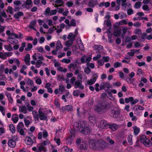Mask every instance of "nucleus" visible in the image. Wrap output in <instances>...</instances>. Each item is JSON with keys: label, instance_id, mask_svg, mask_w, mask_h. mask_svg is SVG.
<instances>
[{"label": "nucleus", "instance_id": "obj_49", "mask_svg": "<svg viewBox=\"0 0 152 152\" xmlns=\"http://www.w3.org/2000/svg\"><path fill=\"white\" fill-rule=\"evenodd\" d=\"M121 66V63L118 62H116L115 63L113 64V66L115 68Z\"/></svg>", "mask_w": 152, "mask_h": 152}, {"label": "nucleus", "instance_id": "obj_60", "mask_svg": "<svg viewBox=\"0 0 152 152\" xmlns=\"http://www.w3.org/2000/svg\"><path fill=\"white\" fill-rule=\"evenodd\" d=\"M48 136V133L47 132L44 130L43 132V137L44 138H46Z\"/></svg>", "mask_w": 152, "mask_h": 152}, {"label": "nucleus", "instance_id": "obj_40", "mask_svg": "<svg viewBox=\"0 0 152 152\" xmlns=\"http://www.w3.org/2000/svg\"><path fill=\"white\" fill-rule=\"evenodd\" d=\"M81 91L79 90H74L73 92V95L75 96H78Z\"/></svg>", "mask_w": 152, "mask_h": 152}, {"label": "nucleus", "instance_id": "obj_51", "mask_svg": "<svg viewBox=\"0 0 152 152\" xmlns=\"http://www.w3.org/2000/svg\"><path fill=\"white\" fill-rule=\"evenodd\" d=\"M104 64L103 59H100L98 61V64L99 66H103Z\"/></svg>", "mask_w": 152, "mask_h": 152}, {"label": "nucleus", "instance_id": "obj_29", "mask_svg": "<svg viewBox=\"0 0 152 152\" xmlns=\"http://www.w3.org/2000/svg\"><path fill=\"white\" fill-rule=\"evenodd\" d=\"M56 49L58 50H60L61 48H62L61 42L59 40H58L57 41L56 44Z\"/></svg>", "mask_w": 152, "mask_h": 152}, {"label": "nucleus", "instance_id": "obj_52", "mask_svg": "<svg viewBox=\"0 0 152 152\" xmlns=\"http://www.w3.org/2000/svg\"><path fill=\"white\" fill-rule=\"evenodd\" d=\"M50 143V142L49 140H47L45 141H43L41 143V144L44 146L48 145Z\"/></svg>", "mask_w": 152, "mask_h": 152}, {"label": "nucleus", "instance_id": "obj_9", "mask_svg": "<svg viewBox=\"0 0 152 152\" xmlns=\"http://www.w3.org/2000/svg\"><path fill=\"white\" fill-rule=\"evenodd\" d=\"M94 77L90 80L87 81V83L89 85H92L94 84L96 81V79L98 77V75L97 73H95L93 75Z\"/></svg>", "mask_w": 152, "mask_h": 152}, {"label": "nucleus", "instance_id": "obj_31", "mask_svg": "<svg viewBox=\"0 0 152 152\" xmlns=\"http://www.w3.org/2000/svg\"><path fill=\"white\" fill-rule=\"evenodd\" d=\"M96 2V1H90L88 2V5L89 7H94Z\"/></svg>", "mask_w": 152, "mask_h": 152}, {"label": "nucleus", "instance_id": "obj_6", "mask_svg": "<svg viewBox=\"0 0 152 152\" xmlns=\"http://www.w3.org/2000/svg\"><path fill=\"white\" fill-rule=\"evenodd\" d=\"M100 90H102L104 89L106 92H107L109 88H112V86L111 84L109 83L108 81H106L105 82H102L100 84L99 86Z\"/></svg>", "mask_w": 152, "mask_h": 152}, {"label": "nucleus", "instance_id": "obj_53", "mask_svg": "<svg viewBox=\"0 0 152 152\" xmlns=\"http://www.w3.org/2000/svg\"><path fill=\"white\" fill-rule=\"evenodd\" d=\"M61 61L63 63H64L66 64H68L71 61L69 59H67L66 58H64L62 59Z\"/></svg>", "mask_w": 152, "mask_h": 152}, {"label": "nucleus", "instance_id": "obj_63", "mask_svg": "<svg viewBox=\"0 0 152 152\" xmlns=\"http://www.w3.org/2000/svg\"><path fill=\"white\" fill-rule=\"evenodd\" d=\"M106 24L107 26L109 27H110V29L111 28L112 24L110 20H108L107 21Z\"/></svg>", "mask_w": 152, "mask_h": 152}, {"label": "nucleus", "instance_id": "obj_13", "mask_svg": "<svg viewBox=\"0 0 152 152\" xmlns=\"http://www.w3.org/2000/svg\"><path fill=\"white\" fill-rule=\"evenodd\" d=\"M73 107L70 105H67L62 107L61 110L63 112L67 111H71L72 110Z\"/></svg>", "mask_w": 152, "mask_h": 152}, {"label": "nucleus", "instance_id": "obj_25", "mask_svg": "<svg viewBox=\"0 0 152 152\" xmlns=\"http://www.w3.org/2000/svg\"><path fill=\"white\" fill-rule=\"evenodd\" d=\"M125 101L126 103H129V102H130L132 104H133V97H130L129 98H126L125 99Z\"/></svg>", "mask_w": 152, "mask_h": 152}, {"label": "nucleus", "instance_id": "obj_14", "mask_svg": "<svg viewBox=\"0 0 152 152\" xmlns=\"http://www.w3.org/2000/svg\"><path fill=\"white\" fill-rule=\"evenodd\" d=\"M25 141L27 145H31L33 143V140L29 137H26L25 138Z\"/></svg>", "mask_w": 152, "mask_h": 152}, {"label": "nucleus", "instance_id": "obj_62", "mask_svg": "<svg viewBox=\"0 0 152 152\" xmlns=\"http://www.w3.org/2000/svg\"><path fill=\"white\" fill-rule=\"evenodd\" d=\"M37 50L38 52H40L42 53H45V51L44 50L43 48L42 47H40L38 48Z\"/></svg>", "mask_w": 152, "mask_h": 152}, {"label": "nucleus", "instance_id": "obj_26", "mask_svg": "<svg viewBox=\"0 0 152 152\" xmlns=\"http://www.w3.org/2000/svg\"><path fill=\"white\" fill-rule=\"evenodd\" d=\"M20 111L22 113L25 114L27 113L26 107L25 106H23L20 107Z\"/></svg>", "mask_w": 152, "mask_h": 152}, {"label": "nucleus", "instance_id": "obj_2", "mask_svg": "<svg viewBox=\"0 0 152 152\" xmlns=\"http://www.w3.org/2000/svg\"><path fill=\"white\" fill-rule=\"evenodd\" d=\"M89 145V148L93 150H99L104 148L103 143L100 140H91Z\"/></svg>", "mask_w": 152, "mask_h": 152}, {"label": "nucleus", "instance_id": "obj_64", "mask_svg": "<svg viewBox=\"0 0 152 152\" xmlns=\"http://www.w3.org/2000/svg\"><path fill=\"white\" fill-rule=\"evenodd\" d=\"M142 70L140 68H138L137 72V75H138L139 76H140L142 74Z\"/></svg>", "mask_w": 152, "mask_h": 152}, {"label": "nucleus", "instance_id": "obj_23", "mask_svg": "<svg viewBox=\"0 0 152 152\" xmlns=\"http://www.w3.org/2000/svg\"><path fill=\"white\" fill-rule=\"evenodd\" d=\"M144 108L140 105H136L134 107V110L135 111L134 114H135L136 111H138L139 110H143Z\"/></svg>", "mask_w": 152, "mask_h": 152}, {"label": "nucleus", "instance_id": "obj_21", "mask_svg": "<svg viewBox=\"0 0 152 152\" xmlns=\"http://www.w3.org/2000/svg\"><path fill=\"white\" fill-rule=\"evenodd\" d=\"M88 118L89 121L92 123L95 122L96 121V118L95 115H90Z\"/></svg>", "mask_w": 152, "mask_h": 152}, {"label": "nucleus", "instance_id": "obj_57", "mask_svg": "<svg viewBox=\"0 0 152 152\" xmlns=\"http://www.w3.org/2000/svg\"><path fill=\"white\" fill-rule=\"evenodd\" d=\"M53 28H55V30L57 29L56 28L55 26H53V28L50 27L48 30V32L50 34H51L53 33L54 30Z\"/></svg>", "mask_w": 152, "mask_h": 152}, {"label": "nucleus", "instance_id": "obj_39", "mask_svg": "<svg viewBox=\"0 0 152 152\" xmlns=\"http://www.w3.org/2000/svg\"><path fill=\"white\" fill-rule=\"evenodd\" d=\"M131 4H130L125 3H122L121 6L122 7V9L125 10H126V7L130 5Z\"/></svg>", "mask_w": 152, "mask_h": 152}, {"label": "nucleus", "instance_id": "obj_8", "mask_svg": "<svg viewBox=\"0 0 152 152\" xmlns=\"http://www.w3.org/2000/svg\"><path fill=\"white\" fill-rule=\"evenodd\" d=\"M24 124L23 123L20 122L17 126V130L21 135L24 134V131L23 129Z\"/></svg>", "mask_w": 152, "mask_h": 152}, {"label": "nucleus", "instance_id": "obj_33", "mask_svg": "<svg viewBox=\"0 0 152 152\" xmlns=\"http://www.w3.org/2000/svg\"><path fill=\"white\" fill-rule=\"evenodd\" d=\"M33 46L31 44L28 43L27 45V47L25 48V50L26 51H29L32 48Z\"/></svg>", "mask_w": 152, "mask_h": 152}, {"label": "nucleus", "instance_id": "obj_45", "mask_svg": "<svg viewBox=\"0 0 152 152\" xmlns=\"http://www.w3.org/2000/svg\"><path fill=\"white\" fill-rule=\"evenodd\" d=\"M27 83L30 86H34V81L33 80L30 78L28 79L27 80Z\"/></svg>", "mask_w": 152, "mask_h": 152}, {"label": "nucleus", "instance_id": "obj_50", "mask_svg": "<svg viewBox=\"0 0 152 152\" xmlns=\"http://www.w3.org/2000/svg\"><path fill=\"white\" fill-rule=\"evenodd\" d=\"M142 9L145 11H149L150 9L149 7L147 5H144L142 7Z\"/></svg>", "mask_w": 152, "mask_h": 152}, {"label": "nucleus", "instance_id": "obj_32", "mask_svg": "<svg viewBox=\"0 0 152 152\" xmlns=\"http://www.w3.org/2000/svg\"><path fill=\"white\" fill-rule=\"evenodd\" d=\"M9 128L10 131L12 133H15V128L13 124H10L9 125Z\"/></svg>", "mask_w": 152, "mask_h": 152}, {"label": "nucleus", "instance_id": "obj_24", "mask_svg": "<svg viewBox=\"0 0 152 152\" xmlns=\"http://www.w3.org/2000/svg\"><path fill=\"white\" fill-rule=\"evenodd\" d=\"M6 34L8 36V37H9L10 35H12L13 36L15 37V38H18V35L16 34H15V33H11L10 32V31L8 30L6 31Z\"/></svg>", "mask_w": 152, "mask_h": 152}, {"label": "nucleus", "instance_id": "obj_44", "mask_svg": "<svg viewBox=\"0 0 152 152\" xmlns=\"http://www.w3.org/2000/svg\"><path fill=\"white\" fill-rule=\"evenodd\" d=\"M37 147L38 148V149L37 150V151L35 152H39L43 151L44 148V146L42 144H41V145L39 146H37Z\"/></svg>", "mask_w": 152, "mask_h": 152}, {"label": "nucleus", "instance_id": "obj_1", "mask_svg": "<svg viewBox=\"0 0 152 152\" xmlns=\"http://www.w3.org/2000/svg\"><path fill=\"white\" fill-rule=\"evenodd\" d=\"M74 125L77 126V129L80 132L85 135L88 134L91 132V130L89 128L86 121H81L78 123H75Z\"/></svg>", "mask_w": 152, "mask_h": 152}, {"label": "nucleus", "instance_id": "obj_58", "mask_svg": "<svg viewBox=\"0 0 152 152\" xmlns=\"http://www.w3.org/2000/svg\"><path fill=\"white\" fill-rule=\"evenodd\" d=\"M12 119L13 122L16 123L18 121V116L14 117V115L12 116Z\"/></svg>", "mask_w": 152, "mask_h": 152}, {"label": "nucleus", "instance_id": "obj_5", "mask_svg": "<svg viewBox=\"0 0 152 152\" xmlns=\"http://www.w3.org/2000/svg\"><path fill=\"white\" fill-rule=\"evenodd\" d=\"M119 76L122 79L125 78V80L127 81L128 83L129 84H132L133 83V80L132 79V78L133 77V72H131L129 75V77H128L126 75H124L123 72L121 71L119 72Z\"/></svg>", "mask_w": 152, "mask_h": 152}, {"label": "nucleus", "instance_id": "obj_36", "mask_svg": "<svg viewBox=\"0 0 152 152\" xmlns=\"http://www.w3.org/2000/svg\"><path fill=\"white\" fill-rule=\"evenodd\" d=\"M84 72L87 75H88L91 72V69L89 67H86L84 69Z\"/></svg>", "mask_w": 152, "mask_h": 152}, {"label": "nucleus", "instance_id": "obj_7", "mask_svg": "<svg viewBox=\"0 0 152 152\" xmlns=\"http://www.w3.org/2000/svg\"><path fill=\"white\" fill-rule=\"evenodd\" d=\"M141 142L145 145L148 147L149 146L151 141L144 135H142L140 137Z\"/></svg>", "mask_w": 152, "mask_h": 152}, {"label": "nucleus", "instance_id": "obj_20", "mask_svg": "<svg viewBox=\"0 0 152 152\" xmlns=\"http://www.w3.org/2000/svg\"><path fill=\"white\" fill-rule=\"evenodd\" d=\"M30 55L29 54H27L25 57L24 61L26 64L27 66L30 65Z\"/></svg>", "mask_w": 152, "mask_h": 152}, {"label": "nucleus", "instance_id": "obj_19", "mask_svg": "<svg viewBox=\"0 0 152 152\" xmlns=\"http://www.w3.org/2000/svg\"><path fill=\"white\" fill-rule=\"evenodd\" d=\"M8 145L10 147L13 148L16 145L15 142L12 139H10L8 142Z\"/></svg>", "mask_w": 152, "mask_h": 152}, {"label": "nucleus", "instance_id": "obj_3", "mask_svg": "<svg viewBox=\"0 0 152 152\" xmlns=\"http://www.w3.org/2000/svg\"><path fill=\"white\" fill-rule=\"evenodd\" d=\"M110 107V103L103 101H99L98 104L94 106V109L96 111L101 112L104 110L108 109Z\"/></svg>", "mask_w": 152, "mask_h": 152}, {"label": "nucleus", "instance_id": "obj_35", "mask_svg": "<svg viewBox=\"0 0 152 152\" xmlns=\"http://www.w3.org/2000/svg\"><path fill=\"white\" fill-rule=\"evenodd\" d=\"M141 2L140 1H138L136 2L134 5V7L136 9H139L141 6Z\"/></svg>", "mask_w": 152, "mask_h": 152}, {"label": "nucleus", "instance_id": "obj_16", "mask_svg": "<svg viewBox=\"0 0 152 152\" xmlns=\"http://www.w3.org/2000/svg\"><path fill=\"white\" fill-rule=\"evenodd\" d=\"M94 50H96V53H99L100 50H102L103 49V47L99 45H95L93 47Z\"/></svg>", "mask_w": 152, "mask_h": 152}, {"label": "nucleus", "instance_id": "obj_59", "mask_svg": "<svg viewBox=\"0 0 152 152\" xmlns=\"http://www.w3.org/2000/svg\"><path fill=\"white\" fill-rule=\"evenodd\" d=\"M5 109L3 106L1 105H0V111H1L2 113V114H5Z\"/></svg>", "mask_w": 152, "mask_h": 152}, {"label": "nucleus", "instance_id": "obj_18", "mask_svg": "<svg viewBox=\"0 0 152 152\" xmlns=\"http://www.w3.org/2000/svg\"><path fill=\"white\" fill-rule=\"evenodd\" d=\"M75 35H74L73 37L70 40L67 41L66 43V45L69 47L71 46L73 44V41L75 40Z\"/></svg>", "mask_w": 152, "mask_h": 152}, {"label": "nucleus", "instance_id": "obj_12", "mask_svg": "<svg viewBox=\"0 0 152 152\" xmlns=\"http://www.w3.org/2000/svg\"><path fill=\"white\" fill-rule=\"evenodd\" d=\"M34 117L37 120H38L39 118L40 120H46L47 118V117L45 115H34Z\"/></svg>", "mask_w": 152, "mask_h": 152}, {"label": "nucleus", "instance_id": "obj_46", "mask_svg": "<svg viewBox=\"0 0 152 152\" xmlns=\"http://www.w3.org/2000/svg\"><path fill=\"white\" fill-rule=\"evenodd\" d=\"M66 5L69 7L72 6L73 5V3L72 1L70 0L68 1L66 3Z\"/></svg>", "mask_w": 152, "mask_h": 152}, {"label": "nucleus", "instance_id": "obj_61", "mask_svg": "<svg viewBox=\"0 0 152 152\" xmlns=\"http://www.w3.org/2000/svg\"><path fill=\"white\" fill-rule=\"evenodd\" d=\"M135 34L139 35V36L141 34V31L140 29H136L134 30Z\"/></svg>", "mask_w": 152, "mask_h": 152}, {"label": "nucleus", "instance_id": "obj_42", "mask_svg": "<svg viewBox=\"0 0 152 152\" xmlns=\"http://www.w3.org/2000/svg\"><path fill=\"white\" fill-rule=\"evenodd\" d=\"M71 137H70L66 139V142L67 144L70 145L72 144L73 140L71 139Z\"/></svg>", "mask_w": 152, "mask_h": 152}, {"label": "nucleus", "instance_id": "obj_22", "mask_svg": "<svg viewBox=\"0 0 152 152\" xmlns=\"http://www.w3.org/2000/svg\"><path fill=\"white\" fill-rule=\"evenodd\" d=\"M36 24V21L35 20L32 21L30 23V24L29 26V28L33 29L34 31H36V28L34 27V26Z\"/></svg>", "mask_w": 152, "mask_h": 152}, {"label": "nucleus", "instance_id": "obj_38", "mask_svg": "<svg viewBox=\"0 0 152 152\" xmlns=\"http://www.w3.org/2000/svg\"><path fill=\"white\" fill-rule=\"evenodd\" d=\"M80 42L79 44V46L80 49L82 50H84V48L83 44L82 41L81 39L80 41Z\"/></svg>", "mask_w": 152, "mask_h": 152}, {"label": "nucleus", "instance_id": "obj_15", "mask_svg": "<svg viewBox=\"0 0 152 152\" xmlns=\"http://www.w3.org/2000/svg\"><path fill=\"white\" fill-rule=\"evenodd\" d=\"M24 14L22 12L20 11L18 12L17 13H15L14 15V17L15 19H17L18 21H20L19 17L23 16Z\"/></svg>", "mask_w": 152, "mask_h": 152}, {"label": "nucleus", "instance_id": "obj_37", "mask_svg": "<svg viewBox=\"0 0 152 152\" xmlns=\"http://www.w3.org/2000/svg\"><path fill=\"white\" fill-rule=\"evenodd\" d=\"M132 136L131 134L129 135L128 137V142L129 144L130 145L132 144Z\"/></svg>", "mask_w": 152, "mask_h": 152}, {"label": "nucleus", "instance_id": "obj_30", "mask_svg": "<svg viewBox=\"0 0 152 152\" xmlns=\"http://www.w3.org/2000/svg\"><path fill=\"white\" fill-rule=\"evenodd\" d=\"M77 64H76L71 63L68 66V68L70 69L73 68L74 70L77 68Z\"/></svg>", "mask_w": 152, "mask_h": 152}, {"label": "nucleus", "instance_id": "obj_47", "mask_svg": "<svg viewBox=\"0 0 152 152\" xmlns=\"http://www.w3.org/2000/svg\"><path fill=\"white\" fill-rule=\"evenodd\" d=\"M9 42L12 44H17L18 41L17 40L15 39L12 40H9Z\"/></svg>", "mask_w": 152, "mask_h": 152}, {"label": "nucleus", "instance_id": "obj_54", "mask_svg": "<svg viewBox=\"0 0 152 152\" xmlns=\"http://www.w3.org/2000/svg\"><path fill=\"white\" fill-rule=\"evenodd\" d=\"M102 58L103 59L104 62H108L110 60V58L108 56H103Z\"/></svg>", "mask_w": 152, "mask_h": 152}, {"label": "nucleus", "instance_id": "obj_55", "mask_svg": "<svg viewBox=\"0 0 152 152\" xmlns=\"http://www.w3.org/2000/svg\"><path fill=\"white\" fill-rule=\"evenodd\" d=\"M75 20L74 19H72L71 22H70V26H76V22Z\"/></svg>", "mask_w": 152, "mask_h": 152}, {"label": "nucleus", "instance_id": "obj_17", "mask_svg": "<svg viewBox=\"0 0 152 152\" xmlns=\"http://www.w3.org/2000/svg\"><path fill=\"white\" fill-rule=\"evenodd\" d=\"M109 128L111 129L113 131H115L118 128V126L116 124H109Z\"/></svg>", "mask_w": 152, "mask_h": 152}, {"label": "nucleus", "instance_id": "obj_10", "mask_svg": "<svg viewBox=\"0 0 152 152\" xmlns=\"http://www.w3.org/2000/svg\"><path fill=\"white\" fill-rule=\"evenodd\" d=\"M75 88H79L81 90H83L84 88V86L82 83L79 80H76L75 83Z\"/></svg>", "mask_w": 152, "mask_h": 152}, {"label": "nucleus", "instance_id": "obj_56", "mask_svg": "<svg viewBox=\"0 0 152 152\" xmlns=\"http://www.w3.org/2000/svg\"><path fill=\"white\" fill-rule=\"evenodd\" d=\"M4 47L8 51H11L13 50V49L11 46L10 44H9V45H5Z\"/></svg>", "mask_w": 152, "mask_h": 152}, {"label": "nucleus", "instance_id": "obj_11", "mask_svg": "<svg viewBox=\"0 0 152 152\" xmlns=\"http://www.w3.org/2000/svg\"><path fill=\"white\" fill-rule=\"evenodd\" d=\"M109 124L105 120L101 121L100 122V127L103 129L107 128Z\"/></svg>", "mask_w": 152, "mask_h": 152}, {"label": "nucleus", "instance_id": "obj_48", "mask_svg": "<svg viewBox=\"0 0 152 152\" xmlns=\"http://www.w3.org/2000/svg\"><path fill=\"white\" fill-rule=\"evenodd\" d=\"M106 140L108 142H109L110 144L113 145L114 144L115 142L113 140L111 139L110 137H107Z\"/></svg>", "mask_w": 152, "mask_h": 152}, {"label": "nucleus", "instance_id": "obj_34", "mask_svg": "<svg viewBox=\"0 0 152 152\" xmlns=\"http://www.w3.org/2000/svg\"><path fill=\"white\" fill-rule=\"evenodd\" d=\"M147 35L146 33H142L141 36V39L142 41L143 42L145 41V39H146Z\"/></svg>", "mask_w": 152, "mask_h": 152}, {"label": "nucleus", "instance_id": "obj_27", "mask_svg": "<svg viewBox=\"0 0 152 152\" xmlns=\"http://www.w3.org/2000/svg\"><path fill=\"white\" fill-rule=\"evenodd\" d=\"M121 33V29H116L114 31V35L115 36H118Z\"/></svg>", "mask_w": 152, "mask_h": 152}, {"label": "nucleus", "instance_id": "obj_41", "mask_svg": "<svg viewBox=\"0 0 152 152\" xmlns=\"http://www.w3.org/2000/svg\"><path fill=\"white\" fill-rule=\"evenodd\" d=\"M136 64L138 65V66L141 67L142 66H145L146 64L144 62H137L135 63Z\"/></svg>", "mask_w": 152, "mask_h": 152}, {"label": "nucleus", "instance_id": "obj_4", "mask_svg": "<svg viewBox=\"0 0 152 152\" xmlns=\"http://www.w3.org/2000/svg\"><path fill=\"white\" fill-rule=\"evenodd\" d=\"M76 143L78 148L82 150H86L88 148L87 143L80 138L77 139Z\"/></svg>", "mask_w": 152, "mask_h": 152}, {"label": "nucleus", "instance_id": "obj_28", "mask_svg": "<svg viewBox=\"0 0 152 152\" xmlns=\"http://www.w3.org/2000/svg\"><path fill=\"white\" fill-rule=\"evenodd\" d=\"M140 131V128L136 126H134V132L135 135H137Z\"/></svg>", "mask_w": 152, "mask_h": 152}, {"label": "nucleus", "instance_id": "obj_43", "mask_svg": "<svg viewBox=\"0 0 152 152\" xmlns=\"http://www.w3.org/2000/svg\"><path fill=\"white\" fill-rule=\"evenodd\" d=\"M0 58L4 60L7 58V56L6 54H3L2 52H0Z\"/></svg>", "mask_w": 152, "mask_h": 152}]
</instances>
